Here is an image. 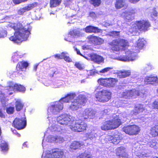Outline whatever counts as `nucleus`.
Listing matches in <instances>:
<instances>
[{
  "label": "nucleus",
  "mask_w": 158,
  "mask_h": 158,
  "mask_svg": "<svg viewBox=\"0 0 158 158\" xmlns=\"http://www.w3.org/2000/svg\"><path fill=\"white\" fill-rule=\"evenodd\" d=\"M152 106L154 108L158 110V101H154L153 103Z\"/></svg>",
  "instance_id": "nucleus-56"
},
{
  "label": "nucleus",
  "mask_w": 158,
  "mask_h": 158,
  "mask_svg": "<svg viewBox=\"0 0 158 158\" xmlns=\"http://www.w3.org/2000/svg\"><path fill=\"white\" fill-rule=\"evenodd\" d=\"M78 29H74L70 31L68 34L67 38H65V40L67 41L71 42L70 40L73 38L81 37L84 36V34L83 33Z\"/></svg>",
  "instance_id": "nucleus-13"
},
{
  "label": "nucleus",
  "mask_w": 158,
  "mask_h": 158,
  "mask_svg": "<svg viewBox=\"0 0 158 158\" xmlns=\"http://www.w3.org/2000/svg\"><path fill=\"white\" fill-rule=\"evenodd\" d=\"M90 57L92 61L98 64H100L104 61L102 57L96 54H91Z\"/></svg>",
  "instance_id": "nucleus-21"
},
{
  "label": "nucleus",
  "mask_w": 158,
  "mask_h": 158,
  "mask_svg": "<svg viewBox=\"0 0 158 158\" xmlns=\"http://www.w3.org/2000/svg\"><path fill=\"white\" fill-rule=\"evenodd\" d=\"M98 73L96 72L95 70H91L89 71V74L91 76H94L96 73Z\"/></svg>",
  "instance_id": "nucleus-60"
},
{
  "label": "nucleus",
  "mask_w": 158,
  "mask_h": 158,
  "mask_svg": "<svg viewBox=\"0 0 158 158\" xmlns=\"http://www.w3.org/2000/svg\"><path fill=\"white\" fill-rule=\"evenodd\" d=\"M89 15L91 17L94 18L95 16V14L94 12H91L90 13Z\"/></svg>",
  "instance_id": "nucleus-64"
},
{
  "label": "nucleus",
  "mask_w": 158,
  "mask_h": 158,
  "mask_svg": "<svg viewBox=\"0 0 158 158\" xmlns=\"http://www.w3.org/2000/svg\"><path fill=\"white\" fill-rule=\"evenodd\" d=\"M55 136L49 135L48 136L46 139V141L48 142H55Z\"/></svg>",
  "instance_id": "nucleus-47"
},
{
  "label": "nucleus",
  "mask_w": 158,
  "mask_h": 158,
  "mask_svg": "<svg viewBox=\"0 0 158 158\" xmlns=\"http://www.w3.org/2000/svg\"><path fill=\"white\" fill-rule=\"evenodd\" d=\"M131 74V71L128 70L124 71L119 73L118 75V77L119 78H123L127 77Z\"/></svg>",
  "instance_id": "nucleus-33"
},
{
  "label": "nucleus",
  "mask_w": 158,
  "mask_h": 158,
  "mask_svg": "<svg viewBox=\"0 0 158 158\" xmlns=\"http://www.w3.org/2000/svg\"><path fill=\"white\" fill-rule=\"evenodd\" d=\"M76 95L75 93H70L67 94L64 97L62 98L58 102L52 103L49 105L48 109V119L50 121L52 115L58 114L63 108V102H68L75 97Z\"/></svg>",
  "instance_id": "nucleus-3"
},
{
  "label": "nucleus",
  "mask_w": 158,
  "mask_h": 158,
  "mask_svg": "<svg viewBox=\"0 0 158 158\" xmlns=\"http://www.w3.org/2000/svg\"><path fill=\"white\" fill-rule=\"evenodd\" d=\"M7 32L2 28H0V38H4L7 35Z\"/></svg>",
  "instance_id": "nucleus-45"
},
{
  "label": "nucleus",
  "mask_w": 158,
  "mask_h": 158,
  "mask_svg": "<svg viewBox=\"0 0 158 158\" xmlns=\"http://www.w3.org/2000/svg\"><path fill=\"white\" fill-rule=\"evenodd\" d=\"M0 148L3 152L7 151L8 149V145L7 143L1 138L0 139Z\"/></svg>",
  "instance_id": "nucleus-29"
},
{
  "label": "nucleus",
  "mask_w": 158,
  "mask_h": 158,
  "mask_svg": "<svg viewBox=\"0 0 158 158\" xmlns=\"http://www.w3.org/2000/svg\"><path fill=\"white\" fill-rule=\"evenodd\" d=\"M111 96V93L106 89H103L95 94L96 100L102 102H108Z\"/></svg>",
  "instance_id": "nucleus-8"
},
{
  "label": "nucleus",
  "mask_w": 158,
  "mask_h": 158,
  "mask_svg": "<svg viewBox=\"0 0 158 158\" xmlns=\"http://www.w3.org/2000/svg\"><path fill=\"white\" fill-rule=\"evenodd\" d=\"M8 26L16 31L14 35L11 36L9 39L15 43L19 44L23 41L26 40L30 34L31 27L29 24L24 25L22 23H10Z\"/></svg>",
  "instance_id": "nucleus-2"
},
{
  "label": "nucleus",
  "mask_w": 158,
  "mask_h": 158,
  "mask_svg": "<svg viewBox=\"0 0 158 158\" xmlns=\"http://www.w3.org/2000/svg\"><path fill=\"white\" fill-rule=\"evenodd\" d=\"M23 106V104L20 100L18 99L15 102V107L16 110L19 111L21 110Z\"/></svg>",
  "instance_id": "nucleus-37"
},
{
  "label": "nucleus",
  "mask_w": 158,
  "mask_h": 158,
  "mask_svg": "<svg viewBox=\"0 0 158 158\" xmlns=\"http://www.w3.org/2000/svg\"><path fill=\"white\" fill-rule=\"evenodd\" d=\"M96 111L91 108H86L79 115V117H82L81 119H93L95 116Z\"/></svg>",
  "instance_id": "nucleus-11"
},
{
  "label": "nucleus",
  "mask_w": 158,
  "mask_h": 158,
  "mask_svg": "<svg viewBox=\"0 0 158 158\" xmlns=\"http://www.w3.org/2000/svg\"><path fill=\"white\" fill-rule=\"evenodd\" d=\"M137 25L140 31H145L148 30L150 26L149 22L145 20H142L136 22Z\"/></svg>",
  "instance_id": "nucleus-19"
},
{
  "label": "nucleus",
  "mask_w": 158,
  "mask_h": 158,
  "mask_svg": "<svg viewBox=\"0 0 158 158\" xmlns=\"http://www.w3.org/2000/svg\"><path fill=\"white\" fill-rule=\"evenodd\" d=\"M83 145V143L77 141L73 142L70 145V148L71 149L76 150L81 147Z\"/></svg>",
  "instance_id": "nucleus-31"
},
{
  "label": "nucleus",
  "mask_w": 158,
  "mask_h": 158,
  "mask_svg": "<svg viewBox=\"0 0 158 158\" xmlns=\"http://www.w3.org/2000/svg\"><path fill=\"white\" fill-rule=\"evenodd\" d=\"M151 13H152L151 14L152 17L153 15L154 16H157V13L155 8L153 9L152 10V12H151Z\"/></svg>",
  "instance_id": "nucleus-57"
},
{
  "label": "nucleus",
  "mask_w": 158,
  "mask_h": 158,
  "mask_svg": "<svg viewBox=\"0 0 158 158\" xmlns=\"http://www.w3.org/2000/svg\"><path fill=\"white\" fill-rule=\"evenodd\" d=\"M107 139H108L109 141H111V142L114 144H118L121 139L122 138L118 135H116L114 136L108 135Z\"/></svg>",
  "instance_id": "nucleus-25"
},
{
  "label": "nucleus",
  "mask_w": 158,
  "mask_h": 158,
  "mask_svg": "<svg viewBox=\"0 0 158 158\" xmlns=\"http://www.w3.org/2000/svg\"><path fill=\"white\" fill-rule=\"evenodd\" d=\"M74 98V97L71 101H69L71 102V104L69 108L73 110H77L80 105H83L87 101V98L84 95L80 94L76 99L73 100Z\"/></svg>",
  "instance_id": "nucleus-6"
},
{
  "label": "nucleus",
  "mask_w": 158,
  "mask_h": 158,
  "mask_svg": "<svg viewBox=\"0 0 158 158\" xmlns=\"http://www.w3.org/2000/svg\"><path fill=\"white\" fill-rule=\"evenodd\" d=\"M55 142L59 143H62L64 141V139L63 137L59 135L55 136Z\"/></svg>",
  "instance_id": "nucleus-46"
},
{
  "label": "nucleus",
  "mask_w": 158,
  "mask_h": 158,
  "mask_svg": "<svg viewBox=\"0 0 158 158\" xmlns=\"http://www.w3.org/2000/svg\"><path fill=\"white\" fill-rule=\"evenodd\" d=\"M28 0H13V2L15 4H19L22 2H24Z\"/></svg>",
  "instance_id": "nucleus-55"
},
{
  "label": "nucleus",
  "mask_w": 158,
  "mask_h": 158,
  "mask_svg": "<svg viewBox=\"0 0 158 158\" xmlns=\"http://www.w3.org/2000/svg\"><path fill=\"white\" fill-rule=\"evenodd\" d=\"M118 156L119 158H127L128 156V155L126 152L121 154L119 155H118Z\"/></svg>",
  "instance_id": "nucleus-53"
},
{
  "label": "nucleus",
  "mask_w": 158,
  "mask_h": 158,
  "mask_svg": "<svg viewBox=\"0 0 158 158\" xmlns=\"http://www.w3.org/2000/svg\"><path fill=\"white\" fill-rule=\"evenodd\" d=\"M18 52L14 53V55L12 56V59L14 62H17L19 58L22 57V56L20 55H19L18 53Z\"/></svg>",
  "instance_id": "nucleus-42"
},
{
  "label": "nucleus",
  "mask_w": 158,
  "mask_h": 158,
  "mask_svg": "<svg viewBox=\"0 0 158 158\" xmlns=\"http://www.w3.org/2000/svg\"><path fill=\"white\" fill-rule=\"evenodd\" d=\"M146 43V41L143 39H139L137 42V45L139 49H142Z\"/></svg>",
  "instance_id": "nucleus-39"
},
{
  "label": "nucleus",
  "mask_w": 158,
  "mask_h": 158,
  "mask_svg": "<svg viewBox=\"0 0 158 158\" xmlns=\"http://www.w3.org/2000/svg\"><path fill=\"white\" fill-rule=\"evenodd\" d=\"M123 130L126 133L131 135H136L140 131L139 127L135 125L124 127Z\"/></svg>",
  "instance_id": "nucleus-14"
},
{
  "label": "nucleus",
  "mask_w": 158,
  "mask_h": 158,
  "mask_svg": "<svg viewBox=\"0 0 158 158\" xmlns=\"http://www.w3.org/2000/svg\"><path fill=\"white\" fill-rule=\"evenodd\" d=\"M50 121H49V125L52 124L51 126L49 127V129L52 132L56 131L57 132H60L61 134H62L65 131V128L62 126H60L59 125L54 124V122H55V118H49Z\"/></svg>",
  "instance_id": "nucleus-12"
},
{
  "label": "nucleus",
  "mask_w": 158,
  "mask_h": 158,
  "mask_svg": "<svg viewBox=\"0 0 158 158\" xmlns=\"http://www.w3.org/2000/svg\"><path fill=\"white\" fill-rule=\"evenodd\" d=\"M37 5L36 3H34L30 4L27 6L24 7L19 10L18 11V13L20 15H23L25 12L30 10L34 7H36Z\"/></svg>",
  "instance_id": "nucleus-22"
},
{
  "label": "nucleus",
  "mask_w": 158,
  "mask_h": 158,
  "mask_svg": "<svg viewBox=\"0 0 158 158\" xmlns=\"http://www.w3.org/2000/svg\"><path fill=\"white\" fill-rule=\"evenodd\" d=\"M64 54H67V52H63L61 54H59V59H61L63 58H64Z\"/></svg>",
  "instance_id": "nucleus-58"
},
{
  "label": "nucleus",
  "mask_w": 158,
  "mask_h": 158,
  "mask_svg": "<svg viewBox=\"0 0 158 158\" xmlns=\"http://www.w3.org/2000/svg\"><path fill=\"white\" fill-rule=\"evenodd\" d=\"M144 83L145 84H152L154 82L158 84V78L157 77L154 76L153 75H151L145 77L144 79Z\"/></svg>",
  "instance_id": "nucleus-20"
},
{
  "label": "nucleus",
  "mask_w": 158,
  "mask_h": 158,
  "mask_svg": "<svg viewBox=\"0 0 158 158\" xmlns=\"http://www.w3.org/2000/svg\"><path fill=\"white\" fill-rule=\"evenodd\" d=\"M28 65L27 62L25 61H22L19 62L17 65L16 68L18 69L21 70L22 71H25Z\"/></svg>",
  "instance_id": "nucleus-28"
},
{
  "label": "nucleus",
  "mask_w": 158,
  "mask_h": 158,
  "mask_svg": "<svg viewBox=\"0 0 158 158\" xmlns=\"http://www.w3.org/2000/svg\"><path fill=\"white\" fill-rule=\"evenodd\" d=\"M135 153L136 156L139 158L141 157H145L147 155L146 154H145L144 153L138 152L137 151H136Z\"/></svg>",
  "instance_id": "nucleus-51"
},
{
  "label": "nucleus",
  "mask_w": 158,
  "mask_h": 158,
  "mask_svg": "<svg viewBox=\"0 0 158 158\" xmlns=\"http://www.w3.org/2000/svg\"><path fill=\"white\" fill-rule=\"evenodd\" d=\"M64 59L65 61L68 62H70L72 61V60L69 58L67 53V54H64Z\"/></svg>",
  "instance_id": "nucleus-52"
},
{
  "label": "nucleus",
  "mask_w": 158,
  "mask_h": 158,
  "mask_svg": "<svg viewBox=\"0 0 158 158\" xmlns=\"http://www.w3.org/2000/svg\"><path fill=\"white\" fill-rule=\"evenodd\" d=\"M146 91L144 90L139 92L135 89L126 90L122 94V97L124 98L130 99L131 98H135L137 96L142 97L146 94Z\"/></svg>",
  "instance_id": "nucleus-7"
},
{
  "label": "nucleus",
  "mask_w": 158,
  "mask_h": 158,
  "mask_svg": "<svg viewBox=\"0 0 158 158\" xmlns=\"http://www.w3.org/2000/svg\"><path fill=\"white\" fill-rule=\"evenodd\" d=\"M86 136L91 140L95 139L98 136L97 131L95 130H91L90 132L86 134Z\"/></svg>",
  "instance_id": "nucleus-27"
},
{
  "label": "nucleus",
  "mask_w": 158,
  "mask_h": 158,
  "mask_svg": "<svg viewBox=\"0 0 158 158\" xmlns=\"http://www.w3.org/2000/svg\"><path fill=\"white\" fill-rule=\"evenodd\" d=\"M109 81H110L109 82L108 88H113L115 87L116 83L118 81L117 79L110 78H109Z\"/></svg>",
  "instance_id": "nucleus-35"
},
{
  "label": "nucleus",
  "mask_w": 158,
  "mask_h": 158,
  "mask_svg": "<svg viewBox=\"0 0 158 158\" xmlns=\"http://www.w3.org/2000/svg\"><path fill=\"white\" fill-rule=\"evenodd\" d=\"M145 106L141 104H138L135 107L134 110L131 113L132 115H136L145 110Z\"/></svg>",
  "instance_id": "nucleus-24"
},
{
  "label": "nucleus",
  "mask_w": 158,
  "mask_h": 158,
  "mask_svg": "<svg viewBox=\"0 0 158 158\" xmlns=\"http://www.w3.org/2000/svg\"><path fill=\"white\" fill-rule=\"evenodd\" d=\"M8 90L9 91H14L15 90L20 92H24L25 90V88L23 86L18 84H14L12 82L8 83Z\"/></svg>",
  "instance_id": "nucleus-16"
},
{
  "label": "nucleus",
  "mask_w": 158,
  "mask_h": 158,
  "mask_svg": "<svg viewBox=\"0 0 158 158\" xmlns=\"http://www.w3.org/2000/svg\"><path fill=\"white\" fill-rule=\"evenodd\" d=\"M116 154L117 156L121 154L126 152L125 148L123 146L118 147L116 150Z\"/></svg>",
  "instance_id": "nucleus-40"
},
{
  "label": "nucleus",
  "mask_w": 158,
  "mask_h": 158,
  "mask_svg": "<svg viewBox=\"0 0 158 158\" xmlns=\"http://www.w3.org/2000/svg\"><path fill=\"white\" fill-rule=\"evenodd\" d=\"M136 12V9H134L123 12L121 15L124 17L126 21L129 22L131 21L133 19V15Z\"/></svg>",
  "instance_id": "nucleus-17"
},
{
  "label": "nucleus",
  "mask_w": 158,
  "mask_h": 158,
  "mask_svg": "<svg viewBox=\"0 0 158 158\" xmlns=\"http://www.w3.org/2000/svg\"><path fill=\"white\" fill-rule=\"evenodd\" d=\"M119 31H113L111 32L110 35L112 36H118L119 35Z\"/></svg>",
  "instance_id": "nucleus-54"
},
{
  "label": "nucleus",
  "mask_w": 158,
  "mask_h": 158,
  "mask_svg": "<svg viewBox=\"0 0 158 158\" xmlns=\"http://www.w3.org/2000/svg\"><path fill=\"white\" fill-rule=\"evenodd\" d=\"M113 47L112 49L115 51H118L120 50L119 47L120 46L122 47H125L128 45V43L127 41L123 39H118L113 40L110 44Z\"/></svg>",
  "instance_id": "nucleus-10"
},
{
  "label": "nucleus",
  "mask_w": 158,
  "mask_h": 158,
  "mask_svg": "<svg viewBox=\"0 0 158 158\" xmlns=\"http://www.w3.org/2000/svg\"><path fill=\"white\" fill-rule=\"evenodd\" d=\"M110 119L104 122L101 126L102 130L106 131L114 129L119 127L121 124L120 119L118 118L116 114H114L110 116Z\"/></svg>",
  "instance_id": "nucleus-4"
},
{
  "label": "nucleus",
  "mask_w": 158,
  "mask_h": 158,
  "mask_svg": "<svg viewBox=\"0 0 158 158\" xmlns=\"http://www.w3.org/2000/svg\"><path fill=\"white\" fill-rule=\"evenodd\" d=\"M83 119L78 118L75 120V118L69 114L60 115L56 119L58 123L63 126H68L71 130L77 132H82L86 130L87 125L82 121Z\"/></svg>",
  "instance_id": "nucleus-1"
},
{
  "label": "nucleus",
  "mask_w": 158,
  "mask_h": 158,
  "mask_svg": "<svg viewBox=\"0 0 158 158\" xmlns=\"http://www.w3.org/2000/svg\"><path fill=\"white\" fill-rule=\"evenodd\" d=\"M26 125V120L23 118H22L21 119L16 118L13 122V125L14 127L18 130H20L24 128Z\"/></svg>",
  "instance_id": "nucleus-15"
},
{
  "label": "nucleus",
  "mask_w": 158,
  "mask_h": 158,
  "mask_svg": "<svg viewBox=\"0 0 158 158\" xmlns=\"http://www.w3.org/2000/svg\"><path fill=\"white\" fill-rule=\"evenodd\" d=\"M150 134L154 137L158 135V125H156L151 128Z\"/></svg>",
  "instance_id": "nucleus-34"
},
{
  "label": "nucleus",
  "mask_w": 158,
  "mask_h": 158,
  "mask_svg": "<svg viewBox=\"0 0 158 158\" xmlns=\"http://www.w3.org/2000/svg\"><path fill=\"white\" fill-rule=\"evenodd\" d=\"M125 0H116L115 6L117 9H119L123 7L125 4Z\"/></svg>",
  "instance_id": "nucleus-36"
},
{
  "label": "nucleus",
  "mask_w": 158,
  "mask_h": 158,
  "mask_svg": "<svg viewBox=\"0 0 158 158\" xmlns=\"http://www.w3.org/2000/svg\"><path fill=\"white\" fill-rule=\"evenodd\" d=\"M84 30L85 32L87 33H98L101 31V29H99L98 27L91 25L87 26Z\"/></svg>",
  "instance_id": "nucleus-23"
},
{
  "label": "nucleus",
  "mask_w": 158,
  "mask_h": 158,
  "mask_svg": "<svg viewBox=\"0 0 158 158\" xmlns=\"http://www.w3.org/2000/svg\"><path fill=\"white\" fill-rule=\"evenodd\" d=\"M137 57L136 52L128 51L125 53V55L116 57L115 59L120 61L127 62L134 61L137 58Z\"/></svg>",
  "instance_id": "nucleus-9"
},
{
  "label": "nucleus",
  "mask_w": 158,
  "mask_h": 158,
  "mask_svg": "<svg viewBox=\"0 0 158 158\" xmlns=\"http://www.w3.org/2000/svg\"><path fill=\"white\" fill-rule=\"evenodd\" d=\"M151 68L152 67L151 64H149V65L146 64L143 67L142 70L145 72H146L151 70Z\"/></svg>",
  "instance_id": "nucleus-48"
},
{
  "label": "nucleus",
  "mask_w": 158,
  "mask_h": 158,
  "mask_svg": "<svg viewBox=\"0 0 158 158\" xmlns=\"http://www.w3.org/2000/svg\"><path fill=\"white\" fill-rule=\"evenodd\" d=\"M65 157L64 150L56 148L46 152V153L44 152L41 158H64Z\"/></svg>",
  "instance_id": "nucleus-5"
},
{
  "label": "nucleus",
  "mask_w": 158,
  "mask_h": 158,
  "mask_svg": "<svg viewBox=\"0 0 158 158\" xmlns=\"http://www.w3.org/2000/svg\"><path fill=\"white\" fill-rule=\"evenodd\" d=\"M14 108L13 107H7L6 109V112L9 114H12L14 111Z\"/></svg>",
  "instance_id": "nucleus-49"
},
{
  "label": "nucleus",
  "mask_w": 158,
  "mask_h": 158,
  "mask_svg": "<svg viewBox=\"0 0 158 158\" xmlns=\"http://www.w3.org/2000/svg\"><path fill=\"white\" fill-rule=\"evenodd\" d=\"M129 31L133 35H136L139 29L137 25L136 22L135 24H133L131 26H130L129 27Z\"/></svg>",
  "instance_id": "nucleus-26"
},
{
  "label": "nucleus",
  "mask_w": 158,
  "mask_h": 158,
  "mask_svg": "<svg viewBox=\"0 0 158 158\" xmlns=\"http://www.w3.org/2000/svg\"><path fill=\"white\" fill-rule=\"evenodd\" d=\"M98 82L99 85L104 87L108 88L109 78H101L98 80Z\"/></svg>",
  "instance_id": "nucleus-30"
},
{
  "label": "nucleus",
  "mask_w": 158,
  "mask_h": 158,
  "mask_svg": "<svg viewBox=\"0 0 158 158\" xmlns=\"http://www.w3.org/2000/svg\"><path fill=\"white\" fill-rule=\"evenodd\" d=\"M77 158H92V156L87 152L82 153L79 155Z\"/></svg>",
  "instance_id": "nucleus-41"
},
{
  "label": "nucleus",
  "mask_w": 158,
  "mask_h": 158,
  "mask_svg": "<svg viewBox=\"0 0 158 158\" xmlns=\"http://www.w3.org/2000/svg\"><path fill=\"white\" fill-rule=\"evenodd\" d=\"M110 111V110L109 109H106L103 111V112L104 114H108V113Z\"/></svg>",
  "instance_id": "nucleus-62"
},
{
  "label": "nucleus",
  "mask_w": 158,
  "mask_h": 158,
  "mask_svg": "<svg viewBox=\"0 0 158 158\" xmlns=\"http://www.w3.org/2000/svg\"><path fill=\"white\" fill-rule=\"evenodd\" d=\"M12 132L14 134H16L18 137H19L20 136V134L18 133L16 130H14L12 131Z\"/></svg>",
  "instance_id": "nucleus-63"
},
{
  "label": "nucleus",
  "mask_w": 158,
  "mask_h": 158,
  "mask_svg": "<svg viewBox=\"0 0 158 158\" xmlns=\"http://www.w3.org/2000/svg\"><path fill=\"white\" fill-rule=\"evenodd\" d=\"M113 69V68L112 67H106L100 70L99 71V73H107L108 71H110V70L112 69Z\"/></svg>",
  "instance_id": "nucleus-50"
},
{
  "label": "nucleus",
  "mask_w": 158,
  "mask_h": 158,
  "mask_svg": "<svg viewBox=\"0 0 158 158\" xmlns=\"http://www.w3.org/2000/svg\"><path fill=\"white\" fill-rule=\"evenodd\" d=\"M118 117V118L120 119V121L121 122V120H123L124 121H126L127 120V115L126 114V113H124L122 115L120 114L119 116H117Z\"/></svg>",
  "instance_id": "nucleus-44"
},
{
  "label": "nucleus",
  "mask_w": 158,
  "mask_h": 158,
  "mask_svg": "<svg viewBox=\"0 0 158 158\" xmlns=\"http://www.w3.org/2000/svg\"><path fill=\"white\" fill-rule=\"evenodd\" d=\"M87 38L89 43L94 45H99L102 44L104 42L102 39L93 35L88 36Z\"/></svg>",
  "instance_id": "nucleus-18"
},
{
  "label": "nucleus",
  "mask_w": 158,
  "mask_h": 158,
  "mask_svg": "<svg viewBox=\"0 0 158 158\" xmlns=\"http://www.w3.org/2000/svg\"><path fill=\"white\" fill-rule=\"evenodd\" d=\"M75 66L77 68L80 70L82 69L83 68L81 64L79 63H76L75 64Z\"/></svg>",
  "instance_id": "nucleus-59"
},
{
  "label": "nucleus",
  "mask_w": 158,
  "mask_h": 158,
  "mask_svg": "<svg viewBox=\"0 0 158 158\" xmlns=\"http://www.w3.org/2000/svg\"><path fill=\"white\" fill-rule=\"evenodd\" d=\"M90 3L95 7H98L100 5L101 1V0H90Z\"/></svg>",
  "instance_id": "nucleus-43"
},
{
  "label": "nucleus",
  "mask_w": 158,
  "mask_h": 158,
  "mask_svg": "<svg viewBox=\"0 0 158 158\" xmlns=\"http://www.w3.org/2000/svg\"><path fill=\"white\" fill-rule=\"evenodd\" d=\"M148 145L150 147L155 149L157 148V147H158V142H157L156 139H152L149 141L148 143Z\"/></svg>",
  "instance_id": "nucleus-32"
},
{
  "label": "nucleus",
  "mask_w": 158,
  "mask_h": 158,
  "mask_svg": "<svg viewBox=\"0 0 158 158\" xmlns=\"http://www.w3.org/2000/svg\"><path fill=\"white\" fill-rule=\"evenodd\" d=\"M74 49L76 51L77 53V54L79 55H81V56H83L81 54V52H80V50H78L77 48H75V47H74Z\"/></svg>",
  "instance_id": "nucleus-61"
},
{
  "label": "nucleus",
  "mask_w": 158,
  "mask_h": 158,
  "mask_svg": "<svg viewBox=\"0 0 158 158\" xmlns=\"http://www.w3.org/2000/svg\"><path fill=\"white\" fill-rule=\"evenodd\" d=\"M61 2V0H50V6L51 7H56L60 4Z\"/></svg>",
  "instance_id": "nucleus-38"
}]
</instances>
